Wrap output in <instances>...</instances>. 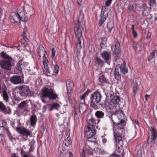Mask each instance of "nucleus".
I'll return each instance as SVG.
<instances>
[{"mask_svg":"<svg viewBox=\"0 0 157 157\" xmlns=\"http://www.w3.org/2000/svg\"><path fill=\"white\" fill-rule=\"evenodd\" d=\"M52 58H54L55 55V53H56V50L54 48H53L52 49Z\"/></svg>","mask_w":157,"mask_h":157,"instance_id":"nucleus-44","label":"nucleus"},{"mask_svg":"<svg viewBox=\"0 0 157 157\" xmlns=\"http://www.w3.org/2000/svg\"><path fill=\"white\" fill-rule=\"evenodd\" d=\"M59 71V67L57 64L55 65L54 66V73L57 74Z\"/></svg>","mask_w":157,"mask_h":157,"instance_id":"nucleus-41","label":"nucleus"},{"mask_svg":"<svg viewBox=\"0 0 157 157\" xmlns=\"http://www.w3.org/2000/svg\"><path fill=\"white\" fill-rule=\"evenodd\" d=\"M34 150V146L33 145H31L29 149V151L31 152Z\"/></svg>","mask_w":157,"mask_h":157,"instance_id":"nucleus-55","label":"nucleus"},{"mask_svg":"<svg viewBox=\"0 0 157 157\" xmlns=\"http://www.w3.org/2000/svg\"><path fill=\"white\" fill-rule=\"evenodd\" d=\"M16 130L20 134L26 136L27 137L29 136L32 132L29 130L25 128L17 127Z\"/></svg>","mask_w":157,"mask_h":157,"instance_id":"nucleus-11","label":"nucleus"},{"mask_svg":"<svg viewBox=\"0 0 157 157\" xmlns=\"http://www.w3.org/2000/svg\"><path fill=\"white\" fill-rule=\"evenodd\" d=\"M10 80L12 83L15 84H18L21 82V77L17 75L11 77Z\"/></svg>","mask_w":157,"mask_h":157,"instance_id":"nucleus-14","label":"nucleus"},{"mask_svg":"<svg viewBox=\"0 0 157 157\" xmlns=\"http://www.w3.org/2000/svg\"><path fill=\"white\" fill-rule=\"evenodd\" d=\"M2 124L3 125L2 126H3L4 127L6 125V121L4 120H2Z\"/></svg>","mask_w":157,"mask_h":157,"instance_id":"nucleus-54","label":"nucleus"},{"mask_svg":"<svg viewBox=\"0 0 157 157\" xmlns=\"http://www.w3.org/2000/svg\"><path fill=\"white\" fill-rule=\"evenodd\" d=\"M12 157H19L18 156L16 155H14L12 156Z\"/></svg>","mask_w":157,"mask_h":157,"instance_id":"nucleus-64","label":"nucleus"},{"mask_svg":"<svg viewBox=\"0 0 157 157\" xmlns=\"http://www.w3.org/2000/svg\"><path fill=\"white\" fill-rule=\"evenodd\" d=\"M68 154L69 157H73V155L71 152H69Z\"/></svg>","mask_w":157,"mask_h":157,"instance_id":"nucleus-57","label":"nucleus"},{"mask_svg":"<svg viewBox=\"0 0 157 157\" xmlns=\"http://www.w3.org/2000/svg\"><path fill=\"white\" fill-rule=\"evenodd\" d=\"M151 129L152 130L151 131V135L149 136L148 140H150L151 142L152 143H154L155 140L157 138V133L156 131L154 128L152 127Z\"/></svg>","mask_w":157,"mask_h":157,"instance_id":"nucleus-12","label":"nucleus"},{"mask_svg":"<svg viewBox=\"0 0 157 157\" xmlns=\"http://www.w3.org/2000/svg\"><path fill=\"white\" fill-rule=\"evenodd\" d=\"M101 56L106 63L109 65L111 61V53L108 51H104L101 53Z\"/></svg>","mask_w":157,"mask_h":157,"instance_id":"nucleus-8","label":"nucleus"},{"mask_svg":"<svg viewBox=\"0 0 157 157\" xmlns=\"http://www.w3.org/2000/svg\"><path fill=\"white\" fill-rule=\"evenodd\" d=\"M125 124V121L121 119L113 128L114 136L116 141L121 147H125L127 142L125 138L124 130L123 127Z\"/></svg>","mask_w":157,"mask_h":157,"instance_id":"nucleus-1","label":"nucleus"},{"mask_svg":"<svg viewBox=\"0 0 157 157\" xmlns=\"http://www.w3.org/2000/svg\"><path fill=\"white\" fill-rule=\"evenodd\" d=\"M121 73V67H117L115 70V75L116 77H120Z\"/></svg>","mask_w":157,"mask_h":157,"instance_id":"nucleus-26","label":"nucleus"},{"mask_svg":"<svg viewBox=\"0 0 157 157\" xmlns=\"http://www.w3.org/2000/svg\"><path fill=\"white\" fill-rule=\"evenodd\" d=\"M1 55L2 57L7 60H2L0 62L1 67L6 70H10L12 67L11 62L13 60L12 58L3 52H1Z\"/></svg>","mask_w":157,"mask_h":157,"instance_id":"nucleus-4","label":"nucleus"},{"mask_svg":"<svg viewBox=\"0 0 157 157\" xmlns=\"http://www.w3.org/2000/svg\"><path fill=\"white\" fill-rule=\"evenodd\" d=\"M40 95L42 101L46 102L44 98H49L50 100L54 99L57 98V96L55 92L51 89L43 88L40 90Z\"/></svg>","mask_w":157,"mask_h":157,"instance_id":"nucleus-2","label":"nucleus"},{"mask_svg":"<svg viewBox=\"0 0 157 157\" xmlns=\"http://www.w3.org/2000/svg\"><path fill=\"white\" fill-rule=\"evenodd\" d=\"M107 17V16H106L105 15H103V16L101 17V19H100L99 21L98 24L100 26H102V25L105 21Z\"/></svg>","mask_w":157,"mask_h":157,"instance_id":"nucleus-32","label":"nucleus"},{"mask_svg":"<svg viewBox=\"0 0 157 157\" xmlns=\"http://www.w3.org/2000/svg\"><path fill=\"white\" fill-rule=\"evenodd\" d=\"M139 45L138 44H134L133 45V48L134 50H136L137 49V48H138V46Z\"/></svg>","mask_w":157,"mask_h":157,"instance_id":"nucleus-49","label":"nucleus"},{"mask_svg":"<svg viewBox=\"0 0 157 157\" xmlns=\"http://www.w3.org/2000/svg\"><path fill=\"white\" fill-rule=\"evenodd\" d=\"M109 109H113L115 108V105L110 101Z\"/></svg>","mask_w":157,"mask_h":157,"instance_id":"nucleus-40","label":"nucleus"},{"mask_svg":"<svg viewBox=\"0 0 157 157\" xmlns=\"http://www.w3.org/2000/svg\"><path fill=\"white\" fill-rule=\"evenodd\" d=\"M86 109V106L84 103H80L79 112L80 113H84Z\"/></svg>","mask_w":157,"mask_h":157,"instance_id":"nucleus-21","label":"nucleus"},{"mask_svg":"<svg viewBox=\"0 0 157 157\" xmlns=\"http://www.w3.org/2000/svg\"><path fill=\"white\" fill-rule=\"evenodd\" d=\"M131 29L132 30V31H135L134 30V26L133 25H132V28H131Z\"/></svg>","mask_w":157,"mask_h":157,"instance_id":"nucleus-58","label":"nucleus"},{"mask_svg":"<svg viewBox=\"0 0 157 157\" xmlns=\"http://www.w3.org/2000/svg\"><path fill=\"white\" fill-rule=\"evenodd\" d=\"M150 1H151V2L152 3H154V2L155 1V0H150Z\"/></svg>","mask_w":157,"mask_h":157,"instance_id":"nucleus-62","label":"nucleus"},{"mask_svg":"<svg viewBox=\"0 0 157 157\" xmlns=\"http://www.w3.org/2000/svg\"><path fill=\"white\" fill-rule=\"evenodd\" d=\"M28 101L27 100L21 102L18 105V108L24 111H27V108L28 106Z\"/></svg>","mask_w":157,"mask_h":157,"instance_id":"nucleus-15","label":"nucleus"},{"mask_svg":"<svg viewBox=\"0 0 157 157\" xmlns=\"http://www.w3.org/2000/svg\"><path fill=\"white\" fill-rule=\"evenodd\" d=\"M74 30L75 37L78 40L77 47L82 48L81 44L82 40H83L82 32V31H85V27L84 26L79 25V24H75Z\"/></svg>","mask_w":157,"mask_h":157,"instance_id":"nucleus-5","label":"nucleus"},{"mask_svg":"<svg viewBox=\"0 0 157 157\" xmlns=\"http://www.w3.org/2000/svg\"><path fill=\"white\" fill-rule=\"evenodd\" d=\"M95 61L96 64H98V66L101 67H102L104 63V61L97 57L95 59Z\"/></svg>","mask_w":157,"mask_h":157,"instance_id":"nucleus-25","label":"nucleus"},{"mask_svg":"<svg viewBox=\"0 0 157 157\" xmlns=\"http://www.w3.org/2000/svg\"><path fill=\"white\" fill-rule=\"evenodd\" d=\"M10 133L8 129L5 128L3 126L0 127V135H5L6 134L9 135Z\"/></svg>","mask_w":157,"mask_h":157,"instance_id":"nucleus-19","label":"nucleus"},{"mask_svg":"<svg viewBox=\"0 0 157 157\" xmlns=\"http://www.w3.org/2000/svg\"><path fill=\"white\" fill-rule=\"evenodd\" d=\"M67 93L68 98L69 99H70V93H68V92H67Z\"/></svg>","mask_w":157,"mask_h":157,"instance_id":"nucleus-59","label":"nucleus"},{"mask_svg":"<svg viewBox=\"0 0 157 157\" xmlns=\"http://www.w3.org/2000/svg\"><path fill=\"white\" fill-rule=\"evenodd\" d=\"M96 117L98 118H102L104 116V113L101 111H97L95 113Z\"/></svg>","mask_w":157,"mask_h":157,"instance_id":"nucleus-28","label":"nucleus"},{"mask_svg":"<svg viewBox=\"0 0 157 157\" xmlns=\"http://www.w3.org/2000/svg\"><path fill=\"white\" fill-rule=\"evenodd\" d=\"M3 98L4 100L7 102L8 101V95L5 91H4L3 93Z\"/></svg>","mask_w":157,"mask_h":157,"instance_id":"nucleus-36","label":"nucleus"},{"mask_svg":"<svg viewBox=\"0 0 157 157\" xmlns=\"http://www.w3.org/2000/svg\"><path fill=\"white\" fill-rule=\"evenodd\" d=\"M101 98L102 96L99 92H94L91 94L90 97V106L95 109H98L101 105L100 102Z\"/></svg>","mask_w":157,"mask_h":157,"instance_id":"nucleus-3","label":"nucleus"},{"mask_svg":"<svg viewBox=\"0 0 157 157\" xmlns=\"http://www.w3.org/2000/svg\"><path fill=\"white\" fill-rule=\"evenodd\" d=\"M135 122L136 123V124H138L139 122L138 120H135Z\"/></svg>","mask_w":157,"mask_h":157,"instance_id":"nucleus-60","label":"nucleus"},{"mask_svg":"<svg viewBox=\"0 0 157 157\" xmlns=\"http://www.w3.org/2000/svg\"><path fill=\"white\" fill-rule=\"evenodd\" d=\"M132 33L134 38H136L137 36V34L135 31H132Z\"/></svg>","mask_w":157,"mask_h":157,"instance_id":"nucleus-48","label":"nucleus"},{"mask_svg":"<svg viewBox=\"0 0 157 157\" xmlns=\"http://www.w3.org/2000/svg\"><path fill=\"white\" fill-rule=\"evenodd\" d=\"M17 13L15 12H12L10 17V21L13 23H16L20 21L19 17L20 10H17Z\"/></svg>","mask_w":157,"mask_h":157,"instance_id":"nucleus-9","label":"nucleus"},{"mask_svg":"<svg viewBox=\"0 0 157 157\" xmlns=\"http://www.w3.org/2000/svg\"><path fill=\"white\" fill-rule=\"evenodd\" d=\"M74 116H75V117L76 118H78V116L77 115V112H76L75 109V110Z\"/></svg>","mask_w":157,"mask_h":157,"instance_id":"nucleus-53","label":"nucleus"},{"mask_svg":"<svg viewBox=\"0 0 157 157\" xmlns=\"http://www.w3.org/2000/svg\"><path fill=\"white\" fill-rule=\"evenodd\" d=\"M66 85L67 92L70 93L73 90L74 86L72 82L70 79H68L66 81Z\"/></svg>","mask_w":157,"mask_h":157,"instance_id":"nucleus-17","label":"nucleus"},{"mask_svg":"<svg viewBox=\"0 0 157 157\" xmlns=\"http://www.w3.org/2000/svg\"><path fill=\"white\" fill-rule=\"evenodd\" d=\"M112 49L113 50V52L114 54H118L120 52V45L118 41L117 40H115L114 43V45L111 46Z\"/></svg>","mask_w":157,"mask_h":157,"instance_id":"nucleus-10","label":"nucleus"},{"mask_svg":"<svg viewBox=\"0 0 157 157\" xmlns=\"http://www.w3.org/2000/svg\"><path fill=\"white\" fill-rule=\"evenodd\" d=\"M120 155L119 154H113L111 155V157H119Z\"/></svg>","mask_w":157,"mask_h":157,"instance_id":"nucleus-47","label":"nucleus"},{"mask_svg":"<svg viewBox=\"0 0 157 157\" xmlns=\"http://www.w3.org/2000/svg\"><path fill=\"white\" fill-rule=\"evenodd\" d=\"M90 92L89 90H88L85 92L80 97V102L81 103H85V99Z\"/></svg>","mask_w":157,"mask_h":157,"instance_id":"nucleus-20","label":"nucleus"},{"mask_svg":"<svg viewBox=\"0 0 157 157\" xmlns=\"http://www.w3.org/2000/svg\"><path fill=\"white\" fill-rule=\"evenodd\" d=\"M112 0H107L105 2V6H109L111 4Z\"/></svg>","mask_w":157,"mask_h":157,"instance_id":"nucleus-42","label":"nucleus"},{"mask_svg":"<svg viewBox=\"0 0 157 157\" xmlns=\"http://www.w3.org/2000/svg\"><path fill=\"white\" fill-rule=\"evenodd\" d=\"M83 0H77L78 3L80 5L82 4Z\"/></svg>","mask_w":157,"mask_h":157,"instance_id":"nucleus-51","label":"nucleus"},{"mask_svg":"<svg viewBox=\"0 0 157 157\" xmlns=\"http://www.w3.org/2000/svg\"><path fill=\"white\" fill-rule=\"evenodd\" d=\"M30 125L31 126H34L37 121L36 116L35 115H32L30 117Z\"/></svg>","mask_w":157,"mask_h":157,"instance_id":"nucleus-22","label":"nucleus"},{"mask_svg":"<svg viewBox=\"0 0 157 157\" xmlns=\"http://www.w3.org/2000/svg\"><path fill=\"white\" fill-rule=\"evenodd\" d=\"M65 145L67 146H69L71 144V141L70 137L68 136L65 141Z\"/></svg>","mask_w":157,"mask_h":157,"instance_id":"nucleus-34","label":"nucleus"},{"mask_svg":"<svg viewBox=\"0 0 157 157\" xmlns=\"http://www.w3.org/2000/svg\"><path fill=\"white\" fill-rule=\"evenodd\" d=\"M81 157H85L84 154L83 153H81Z\"/></svg>","mask_w":157,"mask_h":157,"instance_id":"nucleus-61","label":"nucleus"},{"mask_svg":"<svg viewBox=\"0 0 157 157\" xmlns=\"http://www.w3.org/2000/svg\"><path fill=\"white\" fill-rule=\"evenodd\" d=\"M137 155L139 156L140 157L142 155V150L140 148H139L138 150H137Z\"/></svg>","mask_w":157,"mask_h":157,"instance_id":"nucleus-43","label":"nucleus"},{"mask_svg":"<svg viewBox=\"0 0 157 157\" xmlns=\"http://www.w3.org/2000/svg\"><path fill=\"white\" fill-rule=\"evenodd\" d=\"M43 57V62L44 67L45 70H48V60L45 56Z\"/></svg>","mask_w":157,"mask_h":157,"instance_id":"nucleus-29","label":"nucleus"},{"mask_svg":"<svg viewBox=\"0 0 157 157\" xmlns=\"http://www.w3.org/2000/svg\"><path fill=\"white\" fill-rule=\"evenodd\" d=\"M95 128L94 126L92 124H89L85 127L84 128V134L86 137L88 139L93 137L95 134Z\"/></svg>","mask_w":157,"mask_h":157,"instance_id":"nucleus-6","label":"nucleus"},{"mask_svg":"<svg viewBox=\"0 0 157 157\" xmlns=\"http://www.w3.org/2000/svg\"><path fill=\"white\" fill-rule=\"evenodd\" d=\"M23 10L24 13H26V14L29 13L31 11H32L33 8L31 6L26 5L24 7H23Z\"/></svg>","mask_w":157,"mask_h":157,"instance_id":"nucleus-24","label":"nucleus"},{"mask_svg":"<svg viewBox=\"0 0 157 157\" xmlns=\"http://www.w3.org/2000/svg\"><path fill=\"white\" fill-rule=\"evenodd\" d=\"M150 95H148L147 94H146L145 96V99L146 100H147L148 99Z\"/></svg>","mask_w":157,"mask_h":157,"instance_id":"nucleus-56","label":"nucleus"},{"mask_svg":"<svg viewBox=\"0 0 157 157\" xmlns=\"http://www.w3.org/2000/svg\"><path fill=\"white\" fill-rule=\"evenodd\" d=\"M107 28L108 29V33H111V31L113 28V25H111L110 23H108L107 24Z\"/></svg>","mask_w":157,"mask_h":157,"instance_id":"nucleus-38","label":"nucleus"},{"mask_svg":"<svg viewBox=\"0 0 157 157\" xmlns=\"http://www.w3.org/2000/svg\"><path fill=\"white\" fill-rule=\"evenodd\" d=\"M25 13L23 12H20V11L19 13V17L21 18V17H24V16H26L25 15Z\"/></svg>","mask_w":157,"mask_h":157,"instance_id":"nucleus-46","label":"nucleus"},{"mask_svg":"<svg viewBox=\"0 0 157 157\" xmlns=\"http://www.w3.org/2000/svg\"><path fill=\"white\" fill-rule=\"evenodd\" d=\"M50 105H46L44 106L43 107V111L45 112L46 111V110L47 107L48 106H49Z\"/></svg>","mask_w":157,"mask_h":157,"instance_id":"nucleus-50","label":"nucleus"},{"mask_svg":"<svg viewBox=\"0 0 157 157\" xmlns=\"http://www.w3.org/2000/svg\"><path fill=\"white\" fill-rule=\"evenodd\" d=\"M141 87L140 85H136L133 87V91L135 92H136L140 90V88Z\"/></svg>","mask_w":157,"mask_h":157,"instance_id":"nucleus-39","label":"nucleus"},{"mask_svg":"<svg viewBox=\"0 0 157 157\" xmlns=\"http://www.w3.org/2000/svg\"><path fill=\"white\" fill-rule=\"evenodd\" d=\"M110 101L109 100H105L104 103L103 105L104 107L107 109H108Z\"/></svg>","mask_w":157,"mask_h":157,"instance_id":"nucleus-35","label":"nucleus"},{"mask_svg":"<svg viewBox=\"0 0 157 157\" xmlns=\"http://www.w3.org/2000/svg\"><path fill=\"white\" fill-rule=\"evenodd\" d=\"M19 92L22 96L27 97L31 95V92L28 86H22L19 87Z\"/></svg>","mask_w":157,"mask_h":157,"instance_id":"nucleus-7","label":"nucleus"},{"mask_svg":"<svg viewBox=\"0 0 157 157\" xmlns=\"http://www.w3.org/2000/svg\"><path fill=\"white\" fill-rule=\"evenodd\" d=\"M46 51L44 50V48L42 45L40 44L39 46V50L38 53L40 57L42 56H44L45 55Z\"/></svg>","mask_w":157,"mask_h":157,"instance_id":"nucleus-18","label":"nucleus"},{"mask_svg":"<svg viewBox=\"0 0 157 157\" xmlns=\"http://www.w3.org/2000/svg\"><path fill=\"white\" fill-rule=\"evenodd\" d=\"M77 22L76 24H78L79 25L84 26L85 20L84 19V15L82 12H80V15L77 17Z\"/></svg>","mask_w":157,"mask_h":157,"instance_id":"nucleus-16","label":"nucleus"},{"mask_svg":"<svg viewBox=\"0 0 157 157\" xmlns=\"http://www.w3.org/2000/svg\"><path fill=\"white\" fill-rule=\"evenodd\" d=\"M121 73L124 74H127L128 71V69L125 67V63L124 61L123 63L121 65Z\"/></svg>","mask_w":157,"mask_h":157,"instance_id":"nucleus-27","label":"nucleus"},{"mask_svg":"<svg viewBox=\"0 0 157 157\" xmlns=\"http://www.w3.org/2000/svg\"><path fill=\"white\" fill-rule=\"evenodd\" d=\"M0 111L5 114H10L11 110L10 108H6L4 104L0 101Z\"/></svg>","mask_w":157,"mask_h":157,"instance_id":"nucleus-13","label":"nucleus"},{"mask_svg":"<svg viewBox=\"0 0 157 157\" xmlns=\"http://www.w3.org/2000/svg\"><path fill=\"white\" fill-rule=\"evenodd\" d=\"M20 18V21L21 20L22 21H24V22H26L28 20V18L26 17V16H24V17H21V18Z\"/></svg>","mask_w":157,"mask_h":157,"instance_id":"nucleus-45","label":"nucleus"},{"mask_svg":"<svg viewBox=\"0 0 157 157\" xmlns=\"http://www.w3.org/2000/svg\"><path fill=\"white\" fill-rule=\"evenodd\" d=\"M6 12L5 10L4 9H1L0 10V17L1 18L5 19L6 17Z\"/></svg>","mask_w":157,"mask_h":157,"instance_id":"nucleus-31","label":"nucleus"},{"mask_svg":"<svg viewBox=\"0 0 157 157\" xmlns=\"http://www.w3.org/2000/svg\"><path fill=\"white\" fill-rule=\"evenodd\" d=\"M110 101L115 105L120 101L119 98L117 96H113Z\"/></svg>","mask_w":157,"mask_h":157,"instance_id":"nucleus-30","label":"nucleus"},{"mask_svg":"<svg viewBox=\"0 0 157 157\" xmlns=\"http://www.w3.org/2000/svg\"><path fill=\"white\" fill-rule=\"evenodd\" d=\"M17 66L19 71L21 72L24 67L23 60L21 59L18 61L17 64Z\"/></svg>","mask_w":157,"mask_h":157,"instance_id":"nucleus-23","label":"nucleus"},{"mask_svg":"<svg viewBox=\"0 0 157 157\" xmlns=\"http://www.w3.org/2000/svg\"><path fill=\"white\" fill-rule=\"evenodd\" d=\"M23 157H29L28 155L26 154H25L24 156Z\"/></svg>","mask_w":157,"mask_h":157,"instance_id":"nucleus-63","label":"nucleus"},{"mask_svg":"<svg viewBox=\"0 0 157 157\" xmlns=\"http://www.w3.org/2000/svg\"><path fill=\"white\" fill-rule=\"evenodd\" d=\"M151 34L150 33H148V34H147V39H148L150 38L151 36Z\"/></svg>","mask_w":157,"mask_h":157,"instance_id":"nucleus-52","label":"nucleus"},{"mask_svg":"<svg viewBox=\"0 0 157 157\" xmlns=\"http://www.w3.org/2000/svg\"><path fill=\"white\" fill-rule=\"evenodd\" d=\"M155 50H153L151 52V54L149 56V58L148 59V60L149 61H150V60L152 59L155 56Z\"/></svg>","mask_w":157,"mask_h":157,"instance_id":"nucleus-37","label":"nucleus"},{"mask_svg":"<svg viewBox=\"0 0 157 157\" xmlns=\"http://www.w3.org/2000/svg\"><path fill=\"white\" fill-rule=\"evenodd\" d=\"M50 111H52L53 109H55L57 110H59V109L60 107L59 105L57 103H54L52 105H50Z\"/></svg>","mask_w":157,"mask_h":157,"instance_id":"nucleus-33","label":"nucleus"}]
</instances>
